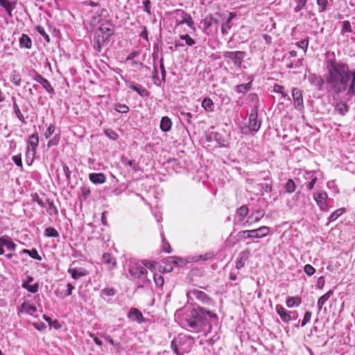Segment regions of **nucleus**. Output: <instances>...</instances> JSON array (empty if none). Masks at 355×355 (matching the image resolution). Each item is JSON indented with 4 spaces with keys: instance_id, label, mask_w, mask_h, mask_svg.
I'll use <instances>...</instances> for the list:
<instances>
[{
    "instance_id": "0e129e2a",
    "label": "nucleus",
    "mask_w": 355,
    "mask_h": 355,
    "mask_svg": "<svg viewBox=\"0 0 355 355\" xmlns=\"http://www.w3.org/2000/svg\"><path fill=\"white\" fill-rule=\"evenodd\" d=\"M143 5H144V10L149 15H151V11H150V5H151V2L150 0H144L143 1Z\"/></svg>"
},
{
    "instance_id": "cd10ccee",
    "label": "nucleus",
    "mask_w": 355,
    "mask_h": 355,
    "mask_svg": "<svg viewBox=\"0 0 355 355\" xmlns=\"http://www.w3.org/2000/svg\"><path fill=\"white\" fill-rule=\"evenodd\" d=\"M333 294V291L330 290L324 293L322 296H321L317 303L318 311H320L322 309L323 305L326 303V302L329 299L331 295Z\"/></svg>"
},
{
    "instance_id": "49530a36",
    "label": "nucleus",
    "mask_w": 355,
    "mask_h": 355,
    "mask_svg": "<svg viewBox=\"0 0 355 355\" xmlns=\"http://www.w3.org/2000/svg\"><path fill=\"white\" fill-rule=\"evenodd\" d=\"M232 17H230L225 22L223 23L221 25V32L223 35L227 34L229 30L230 29V22L232 20Z\"/></svg>"
},
{
    "instance_id": "6e6552de",
    "label": "nucleus",
    "mask_w": 355,
    "mask_h": 355,
    "mask_svg": "<svg viewBox=\"0 0 355 355\" xmlns=\"http://www.w3.org/2000/svg\"><path fill=\"white\" fill-rule=\"evenodd\" d=\"M187 295L190 300L196 299L205 304H209L211 302V298L205 292L196 288L189 290Z\"/></svg>"
},
{
    "instance_id": "473e14b6",
    "label": "nucleus",
    "mask_w": 355,
    "mask_h": 355,
    "mask_svg": "<svg viewBox=\"0 0 355 355\" xmlns=\"http://www.w3.org/2000/svg\"><path fill=\"white\" fill-rule=\"evenodd\" d=\"M336 109L341 115H345L349 111V106L345 102L340 101L337 103Z\"/></svg>"
},
{
    "instance_id": "ddd939ff",
    "label": "nucleus",
    "mask_w": 355,
    "mask_h": 355,
    "mask_svg": "<svg viewBox=\"0 0 355 355\" xmlns=\"http://www.w3.org/2000/svg\"><path fill=\"white\" fill-rule=\"evenodd\" d=\"M261 125V121L257 119V111L254 109L249 114L248 128L250 131L257 132L260 129Z\"/></svg>"
},
{
    "instance_id": "a18cd8bd",
    "label": "nucleus",
    "mask_w": 355,
    "mask_h": 355,
    "mask_svg": "<svg viewBox=\"0 0 355 355\" xmlns=\"http://www.w3.org/2000/svg\"><path fill=\"white\" fill-rule=\"evenodd\" d=\"M180 39L184 40L186 44L189 46H192L196 44V41L193 38H191L190 35H189L188 34L181 35Z\"/></svg>"
},
{
    "instance_id": "69168bd1",
    "label": "nucleus",
    "mask_w": 355,
    "mask_h": 355,
    "mask_svg": "<svg viewBox=\"0 0 355 355\" xmlns=\"http://www.w3.org/2000/svg\"><path fill=\"white\" fill-rule=\"evenodd\" d=\"M181 115L183 116L184 119L189 124H191L192 123V117H193V115L190 112H180Z\"/></svg>"
},
{
    "instance_id": "4c0bfd02",
    "label": "nucleus",
    "mask_w": 355,
    "mask_h": 355,
    "mask_svg": "<svg viewBox=\"0 0 355 355\" xmlns=\"http://www.w3.org/2000/svg\"><path fill=\"white\" fill-rule=\"evenodd\" d=\"M284 188L287 193H292L295 191L296 185L292 179H288Z\"/></svg>"
},
{
    "instance_id": "09e8293b",
    "label": "nucleus",
    "mask_w": 355,
    "mask_h": 355,
    "mask_svg": "<svg viewBox=\"0 0 355 355\" xmlns=\"http://www.w3.org/2000/svg\"><path fill=\"white\" fill-rule=\"evenodd\" d=\"M316 3L318 6L320 8L319 12H324L327 10V8L328 6L327 0H316Z\"/></svg>"
},
{
    "instance_id": "a19ab883",
    "label": "nucleus",
    "mask_w": 355,
    "mask_h": 355,
    "mask_svg": "<svg viewBox=\"0 0 355 355\" xmlns=\"http://www.w3.org/2000/svg\"><path fill=\"white\" fill-rule=\"evenodd\" d=\"M345 209L344 208H340L334 211L329 217V221L336 220L340 216L344 214Z\"/></svg>"
},
{
    "instance_id": "393cba45",
    "label": "nucleus",
    "mask_w": 355,
    "mask_h": 355,
    "mask_svg": "<svg viewBox=\"0 0 355 355\" xmlns=\"http://www.w3.org/2000/svg\"><path fill=\"white\" fill-rule=\"evenodd\" d=\"M102 261L107 266L110 270L113 269L116 264V260L109 253H104L102 257Z\"/></svg>"
},
{
    "instance_id": "58836bf2",
    "label": "nucleus",
    "mask_w": 355,
    "mask_h": 355,
    "mask_svg": "<svg viewBox=\"0 0 355 355\" xmlns=\"http://www.w3.org/2000/svg\"><path fill=\"white\" fill-rule=\"evenodd\" d=\"M44 235L46 237L56 238L59 236V233L55 228L49 227L45 229Z\"/></svg>"
},
{
    "instance_id": "864d4df0",
    "label": "nucleus",
    "mask_w": 355,
    "mask_h": 355,
    "mask_svg": "<svg viewBox=\"0 0 355 355\" xmlns=\"http://www.w3.org/2000/svg\"><path fill=\"white\" fill-rule=\"evenodd\" d=\"M342 33H352L353 31L352 29L351 24L349 21H343L342 26Z\"/></svg>"
},
{
    "instance_id": "8fccbe9b",
    "label": "nucleus",
    "mask_w": 355,
    "mask_h": 355,
    "mask_svg": "<svg viewBox=\"0 0 355 355\" xmlns=\"http://www.w3.org/2000/svg\"><path fill=\"white\" fill-rule=\"evenodd\" d=\"M36 30L37 32L44 37V39L47 42H50L49 35L46 33L44 28L41 26H37L36 27Z\"/></svg>"
},
{
    "instance_id": "3c124183",
    "label": "nucleus",
    "mask_w": 355,
    "mask_h": 355,
    "mask_svg": "<svg viewBox=\"0 0 355 355\" xmlns=\"http://www.w3.org/2000/svg\"><path fill=\"white\" fill-rule=\"evenodd\" d=\"M104 133L107 137L112 140H116L118 138V135L112 129H105Z\"/></svg>"
},
{
    "instance_id": "13d9d810",
    "label": "nucleus",
    "mask_w": 355,
    "mask_h": 355,
    "mask_svg": "<svg viewBox=\"0 0 355 355\" xmlns=\"http://www.w3.org/2000/svg\"><path fill=\"white\" fill-rule=\"evenodd\" d=\"M312 313L309 311H306L304 315V318L302 321V327H304L307 323L311 321Z\"/></svg>"
},
{
    "instance_id": "bf43d9fd",
    "label": "nucleus",
    "mask_w": 355,
    "mask_h": 355,
    "mask_svg": "<svg viewBox=\"0 0 355 355\" xmlns=\"http://www.w3.org/2000/svg\"><path fill=\"white\" fill-rule=\"evenodd\" d=\"M304 271L307 275L311 276L315 273V270L311 265L306 264L304 267Z\"/></svg>"
},
{
    "instance_id": "680f3d73",
    "label": "nucleus",
    "mask_w": 355,
    "mask_h": 355,
    "mask_svg": "<svg viewBox=\"0 0 355 355\" xmlns=\"http://www.w3.org/2000/svg\"><path fill=\"white\" fill-rule=\"evenodd\" d=\"M21 306H22L23 309L26 310L27 313H32V312H36L37 311V308H36L35 306L28 305L25 302H24L21 304Z\"/></svg>"
},
{
    "instance_id": "774afa93",
    "label": "nucleus",
    "mask_w": 355,
    "mask_h": 355,
    "mask_svg": "<svg viewBox=\"0 0 355 355\" xmlns=\"http://www.w3.org/2000/svg\"><path fill=\"white\" fill-rule=\"evenodd\" d=\"M101 293L106 296H113L115 294V291L112 288H105L101 291Z\"/></svg>"
},
{
    "instance_id": "423d86ee",
    "label": "nucleus",
    "mask_w": 355,
    "mask_h": 355,
    "mask_svg": "<svg viewBox=\"0 0 355 355\" xmlns=\"http://www.w3.org/2000/svg\"><path fill=\"white\" fill-rule=\"evenodd\" d=\"M175 13L180 18L176 19V24L182 25L187 24L194 32L196 31V26L191 15L185 12L183 10L177 9L175 10Z\"/></svg>"
},
{
    "instance_id": "5fc2aeb1",
    "label": "nucleus",
    "mask_w": 355,
    "mask_h": 355,
    "mask_svg": "<svg viewBox=\"0 0 355 355\" xmlns=\"http://www.w3.org/2000/svg\"><path fill=\"white\" fill-rule=\"evenodd\" d=\"M153 279H154L155 284H156L157 286L161 287L163 286L164 280V277L162 275H154Z\"/></svg>"
},
{
    "instance_id": "6ab92c4d",
    "label": "nucleus",
    "mask_w": 355,
    "mask_h": 355,
    "mask_svg": "<svg viewBox=\"0 0 355 355\" xmlns=\"http://www.w3.org/2000/svg\"><path fill=\"white\" fill-rule=\"evenodd\" d=\"M112 25L110 24L109 26L107 24H102L96 31L98 34L105 36L107 39H110V37L114 35V31L112 28Z\"/></svg>"
},
{
    "instance_id": "1a4fd4ad",
    "label": "nucleus",
    "mask_w": 355,
    "mask_h": 355,
    "mask_svg": "<svg viewBox=\"0 0 355 355\" xmlns=\"http://www.w3.org/2000/svg\"><path fill=\"white\" fill-rule=\"evenodd\" d=\"M327 198L328 194L325 191H320L313 194L314 200L320 209L322 211H327L329 210V207L327 202Z\"/></svg>"
},
{
    "instance_id": "79ce46f5",
    "label": "nucleus",
    "mask_w": 355,
    "mask_h": 355,
    "mask_svg": "<svg viewBox=\"0 0 355 355\" xmlns=\"http://www.w3.org/2000/svg\"><path fill=\"white\" fill-rule=\"evenodd\" d=\"M250 89H251V83H248L246 84H241V85H237L236 92L238 93L245 94Z\"/></svg>"
},
{
    "instance_id": "72a5a7b5",
    "label": "nucleus",
    "mask_w": 355,
    "mask_h": 355,
    "mask_svg": "<svg viewBox=\"0 0 355 355\" xmlns=\"http://www.w3.org/2000/svg\"><path fill=\"white\" fill-rule=\"evenodd\" d=\"M286 305L288 307L298 306L301 304V299L299 297H291L286 300Z\"/></svg>"
},
{
    "instance_id": "052dcab7",
    "label": "nucleus",
    "mask_w": 355,
    "mask_h": 355,
    "mask_svg": "<svg viewBox=\"0 0 355 355\" xmlns=\"http://www.w3.org/2000/svg\"><path fill=\"white\" fill-rule=\"evenodd\" d=\"M59 140H60V135H55L52 139H51L49 141V142L47 144L48 147L50 148L51 146L58 145Z\"/></svg>"
},
{
    "instance_id": "ea45409f",
    "label": "nucleus",
    "mask_w": 355,
    "mask_h": 355,
    "mask_svg": "<svg viewBox=\"0 0 355 355\" xmlns=\"http://www.w3.org/2000/svg\"><path fill=\"white\" fill-rule=\"evenodd\" d=\"M309 44V37H306L305 39L297 42L295 44L297 47L302 49L304 53H306L307 51Z\"/></svg>"
},
{
    "instance_id": "603ef678",
    "label": "nucleus",
    "mask_w": 355,
    "mask_h": 355,
    "mask_svg": "<svg viewBox=\"0 0 355 355\" xmlns=\"http://www.w3.org/2000/svg\"><path fill=\"white\" fill-rule=\"evenodd\" d=\"M115 110L122 114H125L129 112V107L125 104H117L115 106Z\"/></svg>"
},
{
    "instance_id": "a878e982",
    "label": "nucleus",
    "mask_w": 355,
    "mask_h": 355,
    "mask_svg": "<svg viewBox=\"0 0 355 355\" xmlns=\"http://www.w3.org/2000/svg\"><path fill=\"white\" fill-rule=\"evenodd\" d=\"M89 180L92 183L95 184H103L106 180V178L105 175L101 173H90Z\"/></svg>"
},
{
    "instance_id": "338daca9",
    "label": "nucleus",
    "mask_w": 355,
    "mask_h": 355,
    "mask_svg": "<svg viewBox=\"0 0 355 355\" xmlns=\"http://www.w3.org/2000/svg\"><path fill=\"white\" fill-rule=\"evenodd\" d=\"M49 203V211L51 215L57 214L58 209L52 201L48 200Z\"/></svg>"
},
{
    "instance_id": "b1692460",
    "label": "nucleus",
    "mask_w": 355,
    "mask_h": 355,
    "mask_svg": "<svg viewBox=\"0 0 355 355\" xmlns=\"http://www.w3.org/2000/svg\"><path fill=\"white\" fill-rule=\"evenodd\" d=\"M0 245L5 246L8 250H15L17 246L7 236L0 237Z\"/></svg>"
},
{
    "instance_id": "f3484780",
    "label": "nucleus",
    "mask_w": 355,
    "mask_h": 355,
    "mask_svg": "<svg viewBox=\"0 0 355 355\" xmlns=\"http://www.w3.org/2000/svg\"><path fill=\"white\" fill-rule=\"evenodd\" d=\"M308 80L312 85L315 87L318 90L320 91L322 89L324 81L320 76L310 73Z\"/></svg>"
},
{
    "instance_id": "c756f323",
    "label": "nucleus",
    "mask_w": 355,
    "mask_h": 355,
    "mask_svg": "<svg viewBox=\"0 0 355 355\" xmlns=\"http://www.w3.org/2000/svg\"><path fill=\"white\" fill-rule=\"evenodd\" d=\"M10 80L16 86H20L21 83V78L19 72L13 70L10 75Z\"/></svg>"
},
{
    "instance_id": "a211bd4d",
    "label": "nucleus",
    "mask_w": 355,
    "mask_h": 355,
    "mask_svg": "<svg viewBox=\"0 0 355 355\" xmlns=\"http://www.w3.org/2000/svg\"><path fill=\"white\" fill-rule=\"evenodd\" d=\"M128 318L130 320H131L132 321H137L139 323H141V322H144V318L142 313L139 309H137L136 308H132L130 310V311L128 314Z\"/></svg>"
},
{
    "instance_id": "412c9836",
    "label": "nucleus",
    "mask_w": 355,
    "mask_h": 355,
    "mask_svg": "<svg viewBox=\"0 0 355 355\" xmlns=\"http://www.w3.org/2000/svg\"><path fill=\"white\" fill-rule=\"evenodd\" d=\"M250 255L249 250L242 251L238 257L237 261H236V269H241L244 267L245 264V261L248 259Z\"/></svg>"
},
{
    "instance_id": "c85d7f7f",
    "label": "nucleus",
    "mask_w": 355,
    "mask_h": 355,
    "mask_svg": "<svg viewBox=\"0 0 355 355\" xmlns=\"http://www.w3.org/2000/svg\"><path fill=\"white\" fill-rule=\"evenodd\" d=\"M172 125L171 120L168 116H163L160 121V128L163 132H168Z\"/></svg>"
},
{
    "instance_id": "f03ea898",
    "label": "nucleus",
    "mask_w": 355,
    "mask_h": 355,
    "mask_svg": "<svg viewBox=\"0 0 355 355\" xmlns=\"http://www.w3.org/2000/svg\"><path fill=\"white\" fill-rule=\"evenodd\" d=\"M217 320L215 313L198 306L186 313L183 324L191 331L210 332L212 324L216 323Z\"/></svg>"
},
{
    "instance_id": "7c9ffc66",
    "label": "nucleus",
    "mask_w": 355,
    "mask_h": 355,
    "mask_svg": "<svg viewBox=\"0 0 355 355\" xmlns=\"http://www.w3.org/2000/svg\"><path fill=\"white\" fill-rule=\"evenodd\" d=\"M265 215L264 211L262 209H257L254 213L252 214L248 219L251 220L252 223L259 222Z\"/></svg>"
},
{
    "instance_id": "5701e85b",
    "label": "nucleus",
    "mask_w": 355,
    "mask_h": 355,
    "mask_svg": "<svg viewBox=\"0 0 355 355\" xmlns=\"http://www.w3.org/2000/svg\"><path fill=\"white\" fill-rule=\"evenodd\" d=\"M276 311L284 322H288L292 320L289 313L280 304L276 306Z\"/></svg>"
},
{
    "instance_id": "7ed1b4c3",
    "label": "nucleus",
    "mask_w": 355,
    "mask_h": 355,
    "mask_svg": "<svg viewBox=\"0 0 355 355\" xmlns=\"http://www.w3.org/2000/svg\"><path fill=\"white\" fill-rule=\"evenodd\" d=\"M146 267H148L147 260L131 262L128 272L132 277L139 279L143 284H146L150 282V279L147 277L148 270Z\"/></svg>"
},
{
    "instance_id": "f704fd0d",
    "label": "nucleus",
    "mask_w": 355,
    "mask_h": 355,
    "mask_svg": "<svg viewBox=\"0 0 355 355\" xmlns=\"http://www.w3.org/2000/svg\"><path fill=\"white\" fill-rule=\"evenodd\" d=\"M22 253L28 254L31 258H33L34 259H36L38 261L42 260V257L38 254L37 250L35 248H33L32 250L24 249L22 250Z\"/></svg>"
},
{
    "instance_id": "aec40b11",
    "label": "nucleus",
    "mask_w": 355,
    "mask_h": 355,
    "mask_svg": "<svg viewBox=\"0 0 355 355\" xmlns=\"http://www.w3.org/2000/svg\"><path fill=\"white\" fill-rule=\"evenodd\" d=\"M201 23L203 24L204 31H206L214 24L218 25L220 24V20L210 14L206 16Z\"/></svg>"
},
{
    "instance_id": "f257e3e1",
    "label": "nucleus",
    "mask_w": 355,
    "mask_h": 355,
    "mask_svg": "<svg viewBox=\"0 0 355 355\" xmlns=\"http://www.w3.org/2000/svg\"><path fill=\"white\" fill-rule=\"evenodd\" d=\"M325 81L327 89L336 95L346 93L349 97L355 96V69L349 64L335 59L327 61Z\"/></svg>"
},
{
    "instance_id": "20e7f679",
    "label": "nucleus",
    "mask_w": 355,
    "mask_h": 355,
    "mask_svg": "<svg viewBox=\"0 0 355 355\" xmlns=\"http://www.w3.org/2000/svg\"><path fill=\"white\" fill-rule=\"evenodd\" d=\"M270 232V228L267 226H261L257 229L243 230L238 233V236L248 239H261L266 237Z\"/></svg>"
},
{
    "instance_id": "0eeeda50",
    "label": "nucleus",
    "mask_w": 355,
    "mask_h": 355,
    "mask_svg": "<svg viewBox=\"0 0 355 355\" xmlns=\"http://www.w3.org/2000/svg\"><path fill=\"white\" fill-rule=\"evenodd\" d=\"M39 144V138L37 133L33 134L30 136L29 139L28 141V147L26 150V157L27 159H31V163H32L35 153L36 148Z\"/></svg>"
},
{
    "instance_id": "dca6fc26",
    "label": "nucleus",
    "mask_w": 355,
    "mask_h": 355,
    "mask_svg": "<svg viewBox=\"0 0 355 355\" xmlns=\"http://www.w3.org/2000/svg\"><path fill=\"white\" fill-rule=\"evenodd\" d=\"M109 40L107 39L105 36L101 35L96 31L95 37L94 40V48L98 51L101 52L104 45Z\"/></svg>"
},
{
    "instance_id": "e433bc0d",
    "label": "nucleus",
    "mask_w": 355,
    "mask_h": 355,
    "mask_svg": "<svg viewBox=\"0 0 355 355\" xmlns=\"http://www.w3.org/2000/svg\"><path fill=\"white\" fill-rule=\"evenodd\" d=\"M21 286L23 288L26 289L31 293H35L38 291L39 284L35 283L33 285L28 284V283H22Z\"/></svg>"
},
{
    "instance_id": "de8ad7c7",
    "label": "nucleus",
    "mask_w": 355,
    "mask_h": 355,
    "mask_svg": "<svg viewBox=\"0 0 355 355\" xmlns=\"http://www.w3.org/2000/svg\"><path fill=\"white\" fill-rule=\"evenodd\" d=\"M108 15L107 10L105 8H102L100 10V13L97 16L94 17V19L95 21L99 22L103 19V18H105Z\"/></svg>"
},
{
    "instance_id": "f8f14e48",
    "label": "nucleus",
    "mask_w": 355,
    "mask_h": 355,
    "mask_svg": "<svg viewBox=\"0 0 355 355\" xmlns=\"http://www.w3.org/2000/svg\"><path fill=\"white\" fill-rule=\"evenodd\" d=\"M33 78L35 81L41 84L49 94H53L55 93L54 89L53 88L51 83L47 79L44 78L42 76H41L35 71H33Z\"/></svg>"
},
{
    "instance_id": "4468645a",
    "label": "nucleus",
    "mask_w": 355,
    "mask_h": 355,
    "mask_svg": "<svg viewBox=\"0 0 355 355\" xmlns=\"http://www.w3.org/2000/svg\"><path fill=\"white\" fill-rule=\"evenodd\" d=\"M17 0H0V6L9 17H12V11L16 8Z\"/></svg>"
},
{
    "instance_id": "6e6d98bb",
    "label": "nucleus",
    "mask_w": 355,
    "mask_h": 355,
    "mask_svg": "<svg viewBox=\"0 0 355 355\" xmlns=\"http://www.w3.org/2000/svg\"><path fill=\"white\" fill-rule=\"evenodd\" d=\"M297 6L294 8L295 12H300L306 5L308 0H295Z\"/></svg>"
},
{
    "instance_id": "4be33fe9",
    "label": "nucleus",
    "mask_w": 355,
    "mask_h": 355,
    "mask_svg": "<svg viewBox=\"0 0 355 355\" xmlns=\"http://www.w3.org/2000/svg\"><path fill=\"white\" fill-rule=\"evenodd\" d=\"M67 272L74 279H78L79 278L85 277L87 275L86 270L82 268H69Z\"/></svg>"
},
{
    "instance_id": "4d7b16f0",
    "label": "nucleus",
    "mask_w": 355,
    "mask_h": 355,
    "mask_svg": "<svg viewBox=\"0 0 355 355\" xmlns=\"http://www.w3.org/2000/svg\"><path fill=\"white\" fill-rule=\"evenodd\" d=\"M248 208L245 205H243L237 209V214L239 216L245 217L248 214Z\"/></svg>"
},
{
    "instance_id": "c9c22d12",
    "label": "nucleus",
    "mask_w": 355,
    "mask_h": 355,
    "mask_svg": "<svg viewBox=\"0 0 355 355\" xmlns=\"http://www.w3.org/2000/svg\"><path fill=\"white\" fill-rule=\"evenodd\" d=\"M121 162L123 165L129 166L135 171H137L138 168V164L136 163V162L134 159H128L125 157H122Z\"/></svg>"
},
{
    "instance_id": "bb28decb",
    "label": "nucleus",
    "mask_w": 355,
    "mask_h": 355,
    "mask_svg": "<svg viewBox=\"0 0 355 355\" xmlns=\"http://www.w3.org/2000/svg\"><path fill=\"white\" fill-rule=\"evenodd\" d=\"M20 48H26L30 49L32 47V40L31 37L26 34H22L19 38Z\"/></svg>"
},
{
    "instance_id": "2eb2a0df",
    "label": "nucleus",
    "mask_w": 355,
    "mask_h": 355,
    "mask_svg": "<svg viewBox=\"0 0 355 355\" xmlns=\"http://www.w3.org/2000/svg\"><path fill=\"white\" fill-rule=\"evenodd\" d=\"M185 340H186L185 337L179 336L178 338H175L171 341V347L172 350L173 351V352L176 355H184V353L185 352L184 351L182 352V346L183 343H184Z\"/></svg>"
},
{
    "instance_id": "39448f33",
    "label": "nucleus",
    "mask_w": 355,
    "mask_h": 355,
    "mask_svg": "<svg viewBox=\"0 0 355 355\" xmlns=\"http://www.w3.org/2000/svg\"><path fill=\"white\" fill-rule=\"evenodd\" d=\"M247 56V53L245 51H224L223 53V57L227 60V63L231 61L234 66L238 68H241L242 63Z\"/></svg>"
},
{
    "instance_id": "2f4dec72",
    "label": "nucleus",
    "mask_w": 355,
    "mask_h": 355,
    "mask_svg": "<svg viewBox=\"0 0 355 355\" xmlns=\"http://www.w3.org/2000/svg\"><path fill=\"white\" fill-rule=\"evenodd\" d=\"M202 107L207 112H213L214 110L213 101L208 97H206L202 100Z\"/></svg>"
},
{
    "instance_id": "9b49d317",
    "label": "nucleus",
    "mask_w": 355,
    "mask_h": 355,
    "mask_svg": "<svg viewBox=\"0 0 355 355\" xmlns=\"http://www.w3.org/2000/svg\"><path fill=\"white\" fill-rule=\"evenodd\" d=\"M292 96L295 107L300 111L304 110V106L302 92L300 89L294 87L292 89Z\"/></svg>"
},
{
    "instance_id": "e2e57ef3",
    "label": "nucleus",
    "mask_w": 355,
    "mask_h": 355,
    "mask_svg": "<svg viewBox=\"0 0 355 355\" xmlns=\"http://www.w3.org/2000/svg\"><path fill=\"white\" fill-rule=\"evenodd\" d=\"M55 132V126L53 124L49 125L46 131L44 132L46 139L49 138Z\"/></svg>"
},
{
    "instance_id": "c03bdc74",
    "label": "nucleus",
    "mask_w": 355,
    "mask_h": 355,
    "mask_svg": "<svg viewBox=\"0 0 355 355\" xmlns=\"http://www.w3.org/2000/svg\"><path fill=\"white\" fill-rule=\"evenodd\" d=\"M273 91L275 93L280 94L283 98L288 96V94L284 92V87L282 85L275 84L273 87Z\"/></svg>"
},
{
    "instance_id": "37998d69",
    "label": "nucleus",
    "mask_w": 355,
    "mask_h": 355,
    "mask_svg": "<svg viewBox=\"0 0 355 355\" xmlns=\"http://www.w3.org/2000/svg\"><path fill=\"white\" fill-rule=\"evenodd\" d=\"M12 108H13V111L15 114V115L17 116V117L21 121V122H25V119H24V117L23 116V114H21L20 110H19V106L17 105L16 101H15L14 103H13V105H12Z\"/></svg>"
},
{
    "instance_id": "9d476101",
    "label": "nucleus",
    "mask_w": 355,
    "mask_h": 355,
    "mask_svg": "<svg viewBox=\"0 0 355 355\" xmlns=\"http://www.w3.org/2000/svg\"><path fill=\"white\" fill-rule=\"evenodd\" d=\"M125 84L128 88L136 92L141 97H147L149 96L148 91L140 84L135 83L129 80H125Z\"/></svg>"
}]
</instances>
